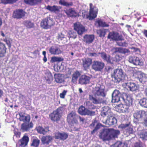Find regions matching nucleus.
Returning <instances> with one entry per match:
<instances>
[{
    "instance_id": "15",
    "label": "nucleus",
    "mask_w": 147,
    "mask_h": 147,
    "mask_svg": "<svg viewBox=\"0 0 147 147\" xmlns=\"http://www.w3.org/2000/svg\"><path fill=\"white\" fill-rule=\"evenodd\" d=\"M93 94L95 95L98 96H102L105 97V94L104 92V90L103 89H101L98 87H95L93 89Z\"/></svg>"
},
{
    "instance_id": "34",
    "label": "nucleus",
    "mask_w": 147,
    "mask_h": 147,
    "mask_svg": "<svg viewBox=\"0 0 147 147\" xmlns=\"http://www.w3.org/2000/svg\"><path fill=\"white\" fill-rule=\"evenodd\" d=\"M52 139V137L51 136H43L41 139V140L43 144H48Z\"/></svg>"
},
{
    "instance_id": "20",
    "label": "nucleus",
    "mask_w": 147,
    "mask_h": 147,
    "mask_svg": "<svg viewBox=\"0 0 147 147\" xmlns=\"http://www.w3.org/2000/svg\"><path fill=\"white\" fill-rule=\"evenodd\" d=\"M25 12L23 10L18 9L14 11L13 16L14 18H20L25 16Z\"/></svg>"
},
{
    "instance_id": "51",
    "label": "nucleus",
    "mask_w": 147,
    "mask_h": 147,
    "mask_svg": "<svg viewBox=\"0 0 147 147\" xmlns=\"http://www.w3.org/2000/svg\"><path fill=\"white\" fill-rule=\"evenodd\" d=\"M63 60V59L60 57H52L51 58V61L52 62H55L61 61Z\"/></svg>"
},
{
    "instance_id": "28",
    "label": "nucleus",
    "mask_w": 147,
    "mask_h": 147,
    "mask_svg": "<svg viewBox=\"0 0 147 147\" xmlns=\"http://www.w3.org/2000/svg\"><path fill=\"white\" fill-rule=\"evenodd\" d=\"M20 118H19L20 121H23L24 122H29L30 120V116L28 115L22 113L19 114Z\"/></svg>"
},
{
    "instance_id": "44",
    "label": "nucleus",
    "mask_w": 147,
    "mask_h": 147,
    "mask_svg": "<svg viewBox=\"0 0 147 147\" xmlns=\"http://www.w3.org/2000/svg\"><path fill=\"white\" fill-rule=\"evenodd\" d=\"M139 103L142 106L147 108V97L141 99L139 101Z\"/></svg>"
},
{
    "instance_id": "14",
    "label": "nucleus",
    "mask_w": 147,
    "mask_h": 147,
    "mask_svg": "<svg viewBox=\"0 0 147 147\" xmlns=\"http://www.w3.org/2000/svg\"><path fill=\"white\" fill-rule=\"evenodd\" d=\"M129 61L135 65H142V63L140 61L139 58L135 56H130L128 58Z\"/></svg>"
},
{
    "instance_id": "7",
    "label": "nucleus",
    "mask_w": 147,
    "mask_h": 147,
    "mask_svg": "<svg viewBox=\"0 0 147 147\" xmlns=\"http://www.w3.org/2000/svg\"><path fill=\"white\" fill-rule=\"evenodd\" d=\"M78 113L82 115H87L92 116L94 115L95 112L86 108L83 106H81L78 109Z\"/></svg>"
},
{
    "instance_id": "5",
    "label": "nucleus",
    "mask_w": 147,
    "mask_h": 147,
    "mask_svg": "<svg viewBox=\"0 0 147 147\" xmlns=\"http://www.w3.org/2000/svg\"><path fill=\"white\" fill-rule=\"evenodd\" d=\"M108 38L115 41H122L124 40L123 36L117 32H110Z\"/></svg>"
},
{
    "instance_id": "39",
    "label": "nucleus",
    "mask_w": 147,
    "mask_h": 147,
    "mask_svg": "<svg viewBox=\"0 0 147 147\" xmlns=\"http://www.w3.org/2000/svg\"><path fill=\"white\" fill-rule=\"evenodd\" d=\"M6 48L3 44L0 43V57L4 56L6 52Z\"/></svg>"
},
{
    "instance_id": "42",
    "label": "nucleus",
    "mask_w": 147,
    "mask_h": 147,
    "mask_svg": "<svg viewBox=\"0 0 147 147\" xmlns=\"http://www.w3.org/2000/svg\"><path fill=\"white\" fill-rule=\"evenodd\" d=\"M110 147H127V144L125 143H122L120 141H117Z\"/></svg>"
},
{
    "instance_id": "12",
    "label": "nucleus",
    "mask_w": 147,
    "mask_h": 147,
    "mask_svg": "<svg viewBox=\"0 0 147 147\" xmlns=\"http://www.w3.org/2000/svg\"><path fill=\"white\" fill-rule=\"evenodd\" d=\"M112 102H118L120 100V97L121 94L119 90H115L112 94Z\"/></svg>"
},
{
    "instance_id": "43",
    "label": "nucleus",
    "mask_w": 147,
    "mask_h": 147,
    "mask_svg": "<svg viewBox=\"0 0 147 147\" xmlns=\"http://www.w3.org/2000/svg\"><path fill=\"white\" fill-rule=\"evenodd\" d=\"M129 106L126 104L125 105L121 104L120 105L119 109L120 108L121 111L122 113L128 112Z\"/></svg>"
},
{
    "instance_id": "61",
    "label": "nucleus",
    "mask_w": 147,
    "mask_h": 147,
    "mask_svg": "<svg viewBox=\"0 0 147 147\" xmlns=\"http://www.w3.org/2000/svg\"><path fill=\"white\" fill-rule=\"evenodd\" d=\"M134 147H143L142 143L141 142H136Z\"/></svg>"
},
{
    "instance_id": "55",
    "label": "nucleus",
    "mask_w": 147,
    "mask_h": 147,
    "mask_svg": "<svg viewBox=\"0 0 147 147\" xmlns=\"http://www.w3.org/2000/svg\"><path fill=\"white\" fill-rule=\"evenodd\" d=\"M129 50L127 49L121 48L120 53L125 54L126 53H129Z\"/></svg>"
},
{
    "instance_id": "21",
    "label": "nucleus",
    "mask_w": 147,
    "mask_h": 147,
    "mask_svg": "<svg viewBox=\"0 0 147 147\" xmlns=\"http://www.w3.org/2000/svg\"><path fill=\"white\" fill-rule=\"evenodd\" d=\"M90 78L86 75H82L80 78L79 83L81 84H86L89 83Z\"/></svg>"
},
{
    "instance_id": "25",
    "label": "nucleus",
    "mask_w": 147,
    "mask_h": 147,
    "mask_svg": "<svg viewBox=\"0 0 147 147\" xmlns=\"http://www.w3.org/2000/svg\"><path fill=\"white\" fill-rule=\"evenodd\" d=\"M61 7L59 6L54 5L53 6L48 5L47 6L46 9L51 12L55 13H57L60 11Z\"/></svg>"
},
{
    "instance_id": "57",
    "label": "nucleus",
    "mask_w": 147,
    "mask_h": 147,
    "mask_svg": "<svg viewBox=\"0 0 147 147\" xmlns=\"http://www.w3.org/2000/svg\"><path fill=\"white\" fill-rule=\"evenodd\" d=\"M126 132L129 134H132L134 133L133 129L131 127L130 125L126 129Z\"/></svg>"
},
{
    "instance_id": "56",
    "label": "nucleus",
    "mask_w": 147,
    "mask_h": 147,
    "mask_svg": "<svg viewBox=\"0 0 147 147\" xmlns=\"http://www.w3.org/2000/svg\"><path fill=\"white\" fill-rule=\"evenodd\" d=\"M99 123H98L96 119H94L92 122V123L90 125V127L91 128H93L95 126H96L97 124Z\"/></svg>"
},
{
    "instance_id": "33",
    "label": "nucleus",
    "mask_w": 147,
    "mask_h": 147,
    "mask_svg": "<svg viewBox=\"0 0 147 147\" xmlns=\"http://www.w3.org/2000/svg\"><path fill=\"white\" fill-rule=\"evenodd\" d=\"M65 13L70 17H76L78 13L72 9H70L67 11H64Z\"/></svg>"
},
{
    "instance_id": "48",
    "label": "nucleus",
    "mask_w": 147,
    "mask_h": 147,
    "mask_svg": "<svg viewBox=\"0 0 147 147\" xmlns=\"http://www.w3.org/2000/svg\"><path fill=\"white\" fill-rule=\"evenodd\" d=\"M59 3L60 4L66 6H71L73 5L72 3L70 2L68 3L65 1V0H60L59 2Z\"/></svg>"
},
{
    "instance_id": "11",
    "label": "nucleus",
    "mask_w": 147,
    "mask_h": 147,
    "mask_svg": "<svg viewBox=\"0 0 147 147\" xmlns=\"http://www.w3.org/2000/svg\"><path fill=\"white\" fill-rule=\"evenodd\" d=\"M100 138L103 140H109L111 139L109 129H104L99 135Z\"/></svg>"
},
{
    "instance_id": "10",
    "label": "nucleus",
    "mask_w": 147,
    "mask_h": 147,
    "mask_svg": "<svg viewBox=\"0 0 147 147\" xmlns=\"http://www.w3.org/2000/svg\"><path fill=\"white\" fill-rule=\"evenodd\" d=\"M147 115V112L141 110L136 111L134 114L133 116L135 120H139L142 118L144 117Z\"/></svg>"
},
{
    "instance_id": "53",
    "label": "nucleus",
    "mask_w": 147,
    "mask_h": 147,
    "mask_svg": "<svg viewBox=\"0 0 147 147\" xmlns=\"http://www.w3.org/2000/svg\"><path fill=\"white\" fill-rule=\"evenodd\" d=\"M100 124L99 123L97 124L95 126L94 129L91 131V133L92 134H93L95 133L97 131L100 129Z\"/></svg>"
},
{
    "instance_id": "62",
    "label": "nucleus",
    "mask_w": 147,
    "mask_h": 147,
    "mask_svg": "<svg viewBox=\"0 0 147 147\" xmlns=\"http://www.w3.org/2000/svg\"><path fill=\"white\" fill-rule=\"evenodd\" d=\"M122 19L123 20H125L127 21H129L131 19V17L129 16L125 15L123 16Z\"/></svg>"
},
{
    "instance_id": "60",
    "label": "nucleus",
    "mask_w": 147,
    "mask_h": 147,
    "mask_svg": "<svg viewBox=\"0 0 147 147\" xmlns=\"http://www.w3.org/2000/svg\"><path fill=\"white\" fill-rule=\"evenodd\" d=\"M67 91L66 90H64L63 92L60 94V97L62 98H65V96L66 95Z\"/></svg>"
},
{
    "instance_id": "47",
    "label": "nucleus",
    "mask_w": 147,
    "mask_h": 147,
    "mask_svg": "<svg viewBox=\"0 0 147 147\" xmlns=\"http://www.w3.org/2000/svg\"><path fill=\"white\" fill-rule=\"evenodd\" d=\"M96 24H98V26L100 27H108L109 25L106 24V23L101 20H98L96 22Z\"/></svg>"
},
{
    "instance_id": "35",
    "label": "nucleus",
    "mask_w": 147,
    "mask_h": 147,
    "mask_svg": "<svg viewBox=\"0 0 147 147\" xmlns=\"http://www.w3.org/2000/svg\"><path fill=\"white\" fill-rule=\"evenodd\" d=\"M54 77L55 81L58 83H61L64 81L63 76L61 74H55Z\"/></svg>"
},
{
    "instance_id": "8",
    "label": "nucleus",
    "mask_w": 147,
    "mask_h": 147,
    "mask_svg": "<svg viewBox=\"0 0 147 147\" xmlns=\"http://www.w3.org/2000/svg\"><path fill=\"white\" fill-rule=\"evenodd\" d=\"M74 29L80 35H82L86 31L84 27L78 22L74 24Z\"/></svg>"
},
{
    "instance_id": "50",
    "label": "nucleus",
    "mask_w": 147,
    "mask_h": 147,
    "mask_svg": "<svg viewBox=\"0 0 147 147\" xmlns=\"http://www.w3.org/2000/svg\"><path fill=\"white\" fill-rule=\"evenodd\" d=\"M59 40L62 41L63 43H65L66 42V38L64 37V35L62 34H59L58 37Z\"/></svg>"
},
{
    "instance_id": "23",
    "label": "nucleus",
    "mask_w": 147,
    "mask_h": 147,
    "mask_svg": "<svg viewBox=\"0 0 147 147\" xmlns=\"http://www.w3.org/2000/svg\"><path fill=\"white\" fill-rule=\"evenodd\" d=\"M67 137V134L64 132L60 133L58 132L55 134V138L59 140H64L66 139Z\"/></svg>"
},
{
    "instance_id": "6",
    "label": "nucleus",
    "mask_w": 147,
    "mask_h": 147,
    "mask_svg": "<svg viewBox=\"0 0 147 147\" xmlns=\"http://www.w3.org/2000/svg\"><path fill=\"white\" fill-rule=\"evenodd\" d=\"M134 76L138 79L140 82L143 83L146 82L147 78L146 74L140 71H136L134 73Z\"/></svg>"
},
{
    "instance_id": "3",
    "label": "nucleus",
    "mask_w": 147,
    "mask_h": 147,
    "mask_svg": "<svg viewBox=\"0 0 147 147\" xmlns=\"http://www.w3.org/2000/svg\"><path fill=\"white\" fill-rule=\"evenodd\" d=\"M90 9L89 14L86 15V18L90 20H92L96 18L98 12V9L96 7H93V5L92 3L90 4Z\"/></svg>"
},
{
    "instance_id": "29",
    "label": "nucleus",
    "mask_w": 147,
    "mask_h": 147,
    "mask_svg": "<svg viewBox=\"0 0 147 147\" xmlns=\"http://www.w3.org/2000/svg\"><path fill=\"white\" fill-rule=\"evenodd\" d=\"M100 56L104 61H106L107 63H111L110 56L107 55L105 52L98 53Z\"/></svg>"
},
{
    "instance_id": "2",
    "label": "nucleus",
    "mask_w": 147,
    "mask_h": 147,
    "mask_svg": "<svg viewBox=\"0 0 147 147\" xmlns=\"http://www.w3.org/2000/svg\"><path fill=\"white\" fill-rule=\"evenodd\" d=\"M54 23L52 19L48 17L42 20L40 23V26L43 28L47 29L50 28Z\"/></svg>"
},
{
    "instance_id": "4",
    "label": "nucleus",
    "mask_w": 147,
    "mask_h": 147,
    "mask_svg": "<svg viewBox=\"0 0 147 147\" xmlns=\"http://www.w3.org/2000/svg\"><path fill=\"white\" fill-rule=\"evenodd\" d=\"M105 63L101 61L95 60L92 62V67L96 71H101L104 67Z\"/></svg>"
},
{
    "instance_id": "26",
    "label": "nucleus",
    "mask_w": 147,
    "mask_h": 147,
    "mask_svg": "<svg viewBox=\"0 0 147 147\" xmlns=\"http://www.w3.org/2000/svg\"><path fill=\"white\" fill-rule=\"evenodd\" d=\"M82 61L83 66L86 70L89 68L92 63V59L90 58L83 59Z\"/></svg>"
},
{
    "instance_id": "22",
    "label": "nucleus",
    "mask_w": 147,
    "mask_h": 147,
    "mask_svg": "<svg viewBox=\"0 0 147 147\" xmlns=\"http://www.w3.org/2000/svg\"><path fill=\"white\" fill-rule=\"evenodd\" d=\"M29 140V138L28 136L25 135L22 138L19 140L18 144L20 145V147H24L27 145Z\"/></svg>"
},
{
    "instance_id": "64",
    "label": "nucleus",
    "mask_w": 147,
    "mask_h": 147,
    "mask_svg": "<svg viewBox=\"0 0 147 147\" xmlns=\"http://www.w3.org/2000/svg\"><path fill=\"white\" fill-rule=\"evenodd\" d=\"M99 54L98 53H90L89 54V56L90 57L94 56L96 57L98 56Z\"/></svg>"
},
{
    "instance_id": "17",
    "label": "nucleus",
    "mask_w": 147,
    "mask_h": 147,
    "mask_svg": "<svg viewBox=\"0 0 147 147\" xmlns=\"http://www.w3.org/2000/svg\"><path fill=\"white\" fill-rule=\"evenodd\" d=\"M107 118L106 120L103 122V123L106 125L111 126L114 125L117 123V119L112 115Z\"/></svg>"
},
{
    "instance_id": "19",
    "label": "nucleus",
    "mask_w": 147,
    "mask_h": 147,
    "mask_svg": "<svg viewBox=\"0 0 147 147\" xmlns=\"http://www.w3.org/2000/svg\"><path fill=\"white\" fill-rule=\"evenodd\" d=\"M125 98L122 97L121 99L124 101L127 105L130 106L132 105L133 102V98L132 96L129 94H125Z\"/></svg>"
},
{
    "instance_id": "24",
    "label": "nucleus",
    "mask_w": 147,
    "mask_h": 147,
    "mask_svg": "<svg viewBox=\"0 0 147 147\" xmlns=\"http://www.w3.org/2000/svg\"><path fill=\"white\" fill-rule=\"evenodd\" d=\"M76 114L75 113L72 112L70 113L67 117V121L69 123H76L77 121L76 119Z\"/></svg>"
},
{
    "instance_id": "52",
    "label": "nucleus",
    "mask_w": 147,
    "mask_h": 147,
    "mask_svg": "<svg viewBox=\"0 0 147 147\" xmlns=\"http://www.w3.org/2000/svg\"><path fill=\"white\" fill-rule=\"evenodd\" d=\"M130 125V123H129L125 124H122L119 125L118 126V127L119 128H121L122 129H126L128 127H129Z\"/></svg>"
},
{
    "instance_id": "58",
    "label": "nucleus",
    "mask_w": 147,
    "mask_h": 147,
    "mask_svg": "<svg viewBox=\"0 0 147 147\" xmlns=\"http://www.w3.org/2000/svg\"><path fill=\"white\" fill-rule=\"evenodd\" d=\"M117 44L119 46L124 47H127L128 45V44L125 42H117Z\"/></svg>"
},
{
    "instance_id": "16",
    "label": "nucleus",
    "mask_w": 147,
    "mask_h": 147,
    "mask_svg": "<svg viewBox=\"0 0 147 147\" xmlns=\"http://www.w3.org/2000/svg\"><path fill=\"white\" fill-rule=\"evenodd\" d=\"M89 99L93 104H100L102 102L101 99L93 94L89 95Z\"/></svg>"
},
{
    "instance_id": "1",
    "label": "nucleus",
    "mask_w": 147,
    "mask_h": 147,
    "mask_svg": "<svg viewBox=\"0 0 147 147\" xmlns=\"http://www.w3.org/2000/svg\"><path fill=\"white\" fill-rule=\"evenodd\" d=\"M123 76V71L121 69H117L114 70L111 74L112 80L116 82H119L121 80Z\"/></svg>"
},
{
    "instance_id": "27",
    "label": "nucleus",
    "mask_w": 147,
    "mask_h": 147,
    "mask_svg": "<svg viewBox=\"0 0 147 147\" xmlns=\"http://www.w3.org/2000/svg\"><path fill=\"white\" fill-rule=\"evenodd\" d=\"M127 86L132 92H135L138 90L139 86L133 82H128L126 84Z\"/></svg>"
},
{
    "instance_id": "46",
    "label": "nucleus",
    "mask_w": 147,
    "mask_h": 147,
    "mask_svg": "<svg viewBox=\"0 0 147 147\" xmlns=\"http://www.w3.org/2000/svg\"><path fill=\"white\" fill-rule=\"evenodd\" d=\"M24 25L28 28H32L34 27V23L30 21L27 20L25 21L24 22Z\"/></svg>"
},
{
    "instance_id": "49",
    "label": "nucleus",
    "mask_w": 147,
    "mask_h": 147,
    "mask_svg": "<svg viewBox=\"0 0 147 147\" xmlns=\"http://www.w3.org/2000/svg\"><path fill=\"white\" fill-rule=\"evenodd\" d=\"M1 3L4 4H12L16 2L18 0H1Z\"/></svg>"
},
{
    "instance_id": "9",
    "label": "nucleus",
    "mask_w": 147,
    "mask_h": 147,
    "mask_svg": "<svg viewBox=\"0 0 147 147\" xmlns=\"http://www.w3.org/2000/svg\"><path fill=\"white\" fill-rule=\"evenodd\" d=\"M33 124L32 122H24L21 125L20 130L22 132H26L29 131L33 127Z\"/></svg>"
},
{
    "instance_id": "31",
    "label": "nucleus",
    "mask_w": 147,
    "mask_h": 147,
    "mask_svg": "<svg viewBox=\"0 0 147 147\" xmlns=\"http://www.w3.org/2000/svg\"><path fill=\"white\" fill-rule=\"evenodd\" d=\"M49 51L51 54L58 55L61 53L60 49L57 47H52L49 49Z\"/></svg>"
},
{
    "instance_id": "54",
    "label": "nucleus",
    "mask_w": 147,
    "mask_h": 147,
    "mask_svg": "<svg viewBox=\"0 0 147 147\" xmlns=\"http://www.w3.org/2000/svg\"><path fill=\"white\" fill-rule=\"evenodd\" d=\"M84 105L87 108L89 109H92L91 107L92 106V103L89 101H87L84 103Z\"/></svg>"
},
{
    "instance_id": "40",
    "label": "nucleus",
    "mask_w": 147,
    "mask_h": 147,
    "mask_svg": "<svg viewBox=\"0 0 147 147\" xmlns=\"http://www.w3.org/2000/svg\"><path fill=\"white\" fill-rule=\"evenodd\" d=\"M40 140L36 137H34L32 139V143L31 145L34 147H38Z\"/></svg>"
},
{
    "instance_id": "63",
    "label": "nucleus",
    "mask_w": 147,
    "mask_h": 147,
    "mask_svg": "<svg viewBox=\"0 0 147 147\" xmlns=\"http://www.w3.org/2000/svg\"><path fill=\"white\" fill-rule=\"evenodd\" d=\"M48 78L47 80L50 81H51L53 79V76L51 74V73H48Z\"/></svg>"
},
{
    "instance_id": "36",
    "label": "nucleus",
    "mask_w": 147,
    "mask_h": 147,
    "mask_svg": "<svg viewBox=\"0 0 147 147\" xmlns=\"http://www.w3.org/2000/svg\"><path fill=\"white\" fill-rule=\"evenodd\" d=\"M80 75V73L79 71H75L72 75V82L74 84H76L77 83V80Z\"/></svg>"
},
{
    "instance_id": "37",
    "label": "nucleus",
    "mask_w": 147,
    "mask_h": 147,
    "mask_svg": "<svg viewBox=\"0 0 147 147\" xmlns=\"http://www.w3.org/2000/svg\"><path fill=\"white\" fill-rule=\"evenodd\" d=\"M37 130L39 133L44 135L47 132L49 131V128L48 127H47L45 128L41 127H39L37 128Z\"/></svg>"
},
{
    "instance_id": "32",
    "label": "nucleus",
    "mask_w": 147,
    "mask_h": 147,
    "mask_svg": "<svg viewBox=\"0 0 147 147\" xmlns=\"http://www.w3.org/2000/svg\"><path fill=\"white\" fill-rule=\"evenodd\" d=\"M84 40L86 43H91L94 38L93 35H85L84 37Z\"/></svg>"
},
{
    "instance_id": "41",
    "label": "nucleus",
    "mask_w": 147,
    "mask_h": 147,
    "mask_svg": "<svg viewBox=\"0 0 147 147\" xmlns=\"http://www.w3.org/2000/svg\"><path fill=\"white\" fill-rule=\"evenodd\" d=\"M139 136L140 138L143 140H147V131L143 130L139 133Z\"/></svg>"
},
{
    "instance_id": "30",
    "label": "nucleus",
    "mask_w": 147,
    "mask_h": 147,
    "mask_svg": "<svg viewBox=\"0 0 147 147\" xmlns=\"http://www.w3.org/2000/svg\"><path fill=\"white\" fill-rule=\"evenodd\" d=\"M109 130L111 139L112 138L117 137L120 134V131L118 129H110Z\"/></svg>"
},
{
    "instance_id": "18",
    "label": "nucleus",
    "mask_w": 147,
    "mask_h": 147,
    "mask_svg": "<svg viewBox=\"0 0 147 147\" xmlns=\"http://www.w3.org/2000/svg\"><path fill=\"white\" fill-rule=\"evenodd\" d=\"M60 110V109H58L50 115V117L52 120L56 121L59 120L60 117L59 115Z\"/></svg>"
},
{
    "instance_id": "59",
    "label": "nucleus",
    "mask_w": 147,
    "mask_h": 147,
    "mask_svg": "<svg viewBox=\"0 0 147 147\" xmlns=\"http://www.w3.org/2000/svg\"><path fill=\"white\" fill-rule=\"evenodd\" d=\"M135 92V94L137 97L138 98H140L141 97L142 94L141 92L139 91L138 89L137 91H136Z\"/></svg>"
},
{
    "instance_id": "13",
    "label": "nucleus",
    "mask_w": 147,
    "mask_h": 147,
    "mask_svg": "<svg viewBox=\"0 0 147 147\" xmlns=\"http://www.w3.org/2000/svg\"><path fill=\"white\" fill-rule=\"evenodd\" d=\"M101 115L103 117L107 116V117L113 115V113L111 112L110 109L108 106H105L102 108Z\"/></svg>"
},
{
    "instance_id": "45",
    "label": "nucleus",
    "mask_w": 147,
    "mask_h": 147,
    "mask_svg": "<svg viewBox=\"0 0 147 147\" xmlns=\"http://www.w3.org/2000/svg\"><path fill=\"white\" fill-rule=\"evenodd\" d=\"M107 30L104 29H100L97 31V34L99 35L100 37H104L105 35L106 32Z\"/></svg>"
},
{
    "instance_id": "38",
    "label": "nucleus",
    "mask_w": 147,
    "mask_h": 147,
    "mask_svg": "<svg viewBox=\"0 0 147 147\" xmlns=\"http://www.w3.org/2000/svg\"><path fill=\"white\" fill-rule=\"evenodd\" d=\"M42 0H24V2L27 4L35 5L41 2Z\"/></svg>"
}]
</instances>
